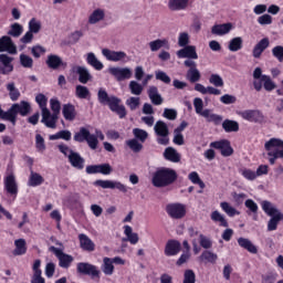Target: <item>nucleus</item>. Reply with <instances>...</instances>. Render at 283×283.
<instances>
[{"mask_svg":"<svg viewBox=\"0 0 283 283\" xmlns=\"http://www.w3.org/2000/svg\"><path fill=\"white\" fill-rule=\"evenodd\" d=\"M155 134L157 136H169V128L167 127V124L163 120H159L155 124Z\"/></svg>","mask_w":283,"mask_h":283,"instance_id":"37998d69","label":"nucleus"},{"mask_svg":"<svg viewBox=\"0 0 283 283\" xmlns=\"http://www.w3.org/2000/svg\"><path fill=\"white\" fill-rule=\"evenodd\" d=\"M46 65L51 70H59V67L65 66V63L63 62L61 56L51 54V55H48Z\"/></svg>","mask_w":283,"mask_h":283,"instance_id":"bb28decb","label":"nucleus"},{"mask_svg":"<svg viewBox=\"0 0 283 283\" xmlns=\"http://www.w3.org/2000/svg\"><path fill=\"white\" fill-rule=\"evenodd\" d=\"M108 72L112 76H115L117 81H127L133 76L132 69L129 67L113 66L108 69Z\"/></svg>","mask_w":283,"mask_h":283,"instance_id":"f8f14e48","label":"nucleus"},{"mask_svg":"<svg viewBox=\"0 0 283 283\" xmlns=\"http://www.w3.org/2000/svg\"><path fill=\"white\" fill-rule=\"evenodd\" d=\"M210 147L213 149H219L221 155L224 157H229L233 154V148L231 147V143L227 139H221L218 142L210 143Z\"/></svg>","mask_w":283,"mask_h":283,"instance_id":"4468645a","label":"nucleus"},{"mask_svg":"<svg viewBox=\"0 0 283 283\" xmlns=\"http://www.w3.org/2000/svg\"><path fill=\"white\" fill-rule=\"evenodd\" d=\"M3 182L7 193L11 196L12 200H17V196L19 195V185L17 184L14 166H12V164H9L7 167V175L4 176Z\"/></svg>","mask_w":283,"mask_h":283,"instance_id":"20e7f679","label":"nucleus"},{"mask_svg":"<svg viewBox=\"0 0 283 283\" xmlns=\"http://www.w3.org/2000/svg\"><path fill=\"white\" fill-rule=\"evenodd\" d=\"M148 96L154 105H163V96L158 93V87L150 86L148 88Z\"/></svg>","mask_w":283,"mask_h":283,"instance_id":"f704fd0d","label":"nucleus"},{"mask_svg":"<svg viewBox=\"0 0 283 283\" xmlns=\"http://www.w3.org/2000/svg\"><path fill=\"white\" fill-rule=\"evenodd\" d=\"M187 78L190 81V83H198V81H200V71H198L196 67H191L187 72Z\"/></svg>","mask_w":283,"mask_h":283,"instance_id":"864d4df0","label":"nucleus"},{"mask_svg":"<svg viewBox=\"0 0 283 283\" xmlns=\"http://www.w3.org/2000/svg\"><path fill=\"white\" fill-rule=\"evenodd\" d=\"M9 36H13L15 39H19L21 34H23V25L19 23H13L11 25V29L8 32Z\"/></svg>","mask_w":283,"mask_h":283,"instance_id":"8fccbe9b","label":"nucleus"},{"mask_svg":"<svg viewBox=\"0 0 283 283\" xmlns=\"http://www.w3.org/2000/svg\"><path fill=\"white\" fill-rule=\"evenodd\" d=\"M102 271L104 275H114V263L112 258L105 256L103 259Z\"/></svg>","mask_w":283,"mask_h":283,"instance_id":"58836bf2","label":"nucleus"},{"mask_svg":"<svg viewBox=\"0 0 283 283\" xmlns=\"http://www.w3.org/2000/svg\"><path fill=\"white\" fill-rule=\"evenodd\" d=\"M124 235H126L127 241L130 244H136L140 240V237H138V233L134 232V229H132L130 226H124Z\"/></svg>","mask_w":283,"mask_h":283,"instance_id":"72a5a7b5","label":"nucleus"},{"mask_svg":"<svg viewBox=\"0 0 283 283\" xmlns=\"http://www.w3.org/2000/svg\"><path fill=\"white\" fill-rule=\"evenodd\" d=\"M178 179V174L176 170L167 167L158 168L151 178V182L154 187H169V185H174Z\"/></svg>","mask_w":283,"mask_h":283,"instance_id":"f257e3e1","label":"nucleus"},{"mask_svg":"<svg viewBox=\"0 0 283 283\" xmlns=\"http://www.w3.org/2000/svg\"><path fill=\"white\" fill-rule=\"evenodd\" d=\"M86 143L91 149H96V147H98V138H96V135L94 134L88 133Z\"/></svg>","mask_w":283,"mask_h":283,"instance_id":"0e129e2a","label":"nucleus"},{"mask_svg":"<svg viewBox=\"0 0 283 283\" xmlns=\"http://www.w3.org/2000/svg\"><path fill=\"white\" fill-rule=\"evenodd\" d=\"M178 59H192L193 61L198 60V52L196 46L187 45L182 46L181 50L177 51Z\"/></svg>","mask_w":283,"mask_h":283,"instance_id":"6ab92c4d","label":"nucleus"},{"mask_svg":"<svg viewBox=\"0 0 283 283\" xmlns=\"http://www.w3.org/2000/svg\"><path fill=\"white\" fill-rule=\"evenodd\" d=\"M200 262H209L210 264H216L218 262V254L211 251H203L199 256Z\"/></svg>","mask_w":283,"mask_h":283,"instance_id":"a19ab883","label":"nucleus"},{"mask_svg":"<svg viewBox=\"0 0 283 283\" xmlns=\"http://www.w3.org/2000/svg\"><path fill=\"white\" fill-rule=\"evenodd\" d=\"M0 52H8V54H17V45L12 38L4 35L0 38Z\"/></svg>","mask_w":283,"mask_h":283,"instance_id":"f3484780","label":"nucleus"},{"mask_svg":"<svg viewBox=\"0 0 283 283\" xmlns=\"http://www.w3.org/2000/svg\"><path fill=\"white\" fill-rule=\"evenodd\" d=\"M78 240H80V247L84 251H94V249H96V245L94 244L92 239L87 237V234H80Z\"/></svg>","mask_w":283,"mask_h":283,"instance_id":"c85d7f7f","label":"nucleus"},{"mask_svg":"<svg viewBox=\"0 0 283 283\" xmlns=\"http://www.w3.org/2000/svg\"><path fill=\"white\" fill-rule=\"evenodd\" d=\"M32 112V106L25 102L21 101L20 103L13 104L6 113L4 118L9 120L12 125H17V116H28Z\"/></svg>","mask_w":283,"mask_h":283,"instance_id":"7ed1b4c3","label":"nucleus"},{"mask_svg":"<svg viewBox=\"0 0 283 283\" xmlns=\"http://www.w3.org/2000/svg\"><path fill=\"white\" fill-rule=\"evenodd\" d=\"M149 48L151 52H158L161 48H169V40L167 39H157L149 42Z\"/></svg>","mask_w":283,"mask_h":283,"instance_id":"e433bc0d","label":"nucleus"},{"mask_svg":"<svg viewBox=\"0 0 283 283\" xmlns=\"http://www.w3.org/2000/svg\"><path fill=\"white\" fill-rule=\"evenodd\" d=\"M166 213L172 220H182L187 216V206L180 202L168 203L166 206Z\"/></svg>","mask_w":283,"mask_h":283,"instance_id":"0eeeda50","label":"nucleus"},{"mask_svg":"<svg viewBox=\"0 0 283 283\" xmlns=\"http://www.w3.org/2000/svg\"><path fill=\"white\" fill-rule=\"evenodd\" d=\"M86 63L97 72H101V70L105 67L103 62H101V60H98V57H96V54H94L93 52L86 54Z\"/></svg>","mask_w":283,"mask_h":283,"instance_id":"a878e982","label":"nucleus"},{"mask_svg":"<svg viewBox=\"0 0 283 283\" xmlns=\"http://www.w3.org/2000/svg\"><path fill=\"white\" fill-rule=\"evenodd\" d=\"M210 218L212 220V222H216L217 224H219V227H229V222L227 221V218L224 217V214H222L220 211L214 210L211 212Z\"/></svg>","mask_w":283,"mask_h":283,"instance_id":"473e14b6","label":"nucleus"},{"mask_svg":"<svg viewBox=\"0 0 283 283\" xmlns=\"http://www.w3.org/2000/svg\"><path fill=\"white\" fill-rule=\"evenodd\" d=\"M77 273H82V275H90L93 279L101 277V270L96 265L85 262L77 263Z\"/></svg>","mask_w":283,"mask_h":283,"instance_id":"9b49d317","label":"nucleus"},{"mask_svg":"<svg viewBox=\"0 0 283 283\" xmlns=\"http://www.w3.org/2000/svg\"><path fill=\"white\" fill-rule=\"evenodd\" d=\"M50 251H52L55 258H57L59 266H61V269H70V266H72V262H74V256L65 254L63 250L54 247H51Z\"/></svg>","mask_w":283,"mask_h":283,"instance_id":"9d476101","label":"nucleus"},{"mask_svg":"<svg viewBox=\"0 0 283 283\" xmlns=\"http://www.w3.org/2000/svg\"><path fill=\"white\" fill-rule=\"evenodd\" d=\"M241 176H243V178H245V180H256L258 179V175L254 170H251L250 168H242L240 170Z\"/></svg>","mask_w":283,"mask_h":283,"instance_id":"5fc2aeb1","label":"nucleus"},{"mask_svg":"<svg viewBox=\"0 0 283 283\" xmlns=\"http://www.w3.org/2000/svg\"><path fill=\"white\" fill-rule=\"evenodd\" d=\"M222 128H223L224 132H227V133L239 132V129H240V124H238V122H235V120L226 119V120L222 123Z\"/></svg>","mask_w":283,"mask_h":283,"instance_id":"c03bdc74","label":"nucleus"},{"mask_svg":"<svg viewBox=\"0 0 283 283\" xmlns=\"http://www.w3.org/2000/svg\"><path fill=\"white\" fill-rule=\"evenodd\" d=\"M15 249L13 251L14 255H25L28 248L25 247L24 239H18L14 241Z\"/></svg>","mask_w":283,"mask_h":283,"instance_id":"79ce46f5","label":"nucleus"},{"mask_svg":"<svg viewBox=\"0 0 283 283\" xmlns=\"http://www.w3.org/2000/svg\"><path fill=\"white\" fill-rule=\"evenodd\" d=\"M252 78V85L255 92H262V87L265 90V92H273V90L277 87V85L269 75L262 73V67L260 66L253 70Z\"/></svg>","mask_w":283,"mask_h":283,"instance_id":"f03ea898","label":"nucleus"},{"mask_svg":"<svg viewBox=\"0 0 283 283\" xmlns=\"http://www.w3.org/2000/svg\"><path fill=\"white\" fill-rule=\"evenodd\" d=\"M39 185H43V176L32 171L29 178V187H39Z\"/></svg>","mask_w":283,"mask_h":283,"instance_id":"de8ad7c7","label":"nucleus"},{"mask_svg":"<svg viewBox=\"0 0 283 283\" xmlns=\"http://www.w3.org/2000/svg\"><path fill=\"white\" fill-rule=\"evenodd\" d=\"M61 154L66 156L69 163L74 169H84L85 168V159L81 156V154L72 150L67 145H59L57 146Z\"/></svg>","mask_w":283,"mask_h":283,"instance_id":"39448f33","label":"nucleus"},{"mask_svg":"<svg viewBox=\"0 0 283 283\" xmlns=\"http://www.w3.org/2000/svg\"><path fill=\"white\" fill-rule=\"evenodd\" d=\"M35 147L38 149V151H40L41 154H43V151H45V139H43V136L41 135H35Z\"/></svg>","mask_w":283,"mask_h":283,"instance_id":"e2e57ef3","label":"nucleus"},{"mask_svg":"<svg viewBox=\"0 0 283 283\" xmlns=\"http://www.w3.org/2000/svg\"><path fill=\"white\" fill-rule=\"evenodd\" d=\"M220 207L224 213L229 216V218H234V216H240V211L231 206L229 202L223 201L220 203Z\"/></svg>","mask_w":283,"mask_h":283,"instance_id":"ea45409f","label":"nucleus"},{"mask_svg":"<svg viewBox=\"0 0 283 283\" xmlns=\"http://www.w3.org/2000/svg\"><path fill=\"white\" fill-rule=\"evenodd\" d=\"M106 105H108L109 109H112V112H115V114H117L119 118H125V116H127V111L123 105H120V98L116 96H111Z\"/></svg>","mask_w":283,"mask_h":283,"instance_id":"ddd939ff","label":"nucleus"},{"mask_svg":"<svg viewBox=\"0 0 283 283\" xmlns=\"http://www.w3.org/2000/svg\"><path fill=\"white\" fill-rule=\"evenodd\" d=\"M29 31L33 34H39L41 32V20L31 19L29 21Z\"/></svg>","mask_w":283,"mask_h":283,"instance_id":"3c124183","label":"nucleus"},{"mask_svg":"<svg viewBox=\"0 0 283 283\" xmlns=\"http://www.w3.org/2000/svg\"><path fill=\"white\" fill-rule=\"evenodd\" d=\"M184 283H196V273L192 270L185 271Z\"/></svg>","mask_w":283,"mask_h":283,"instance_id":"774afa93","label":"nucleus"},{"mask_svg":"<svg viewBox=\"0 0 283 283\" xmlns=\"http://www.w3.org/2000/svg\"><path fill=\"white\" fill-rule=\"evenodd\" d=\"M273 57L276 59L280 63L283 62V46L277 45L272 49Z\"/></svg>","mask_w":283,"mask_h":283,"instance_id":"69168bd1","label":"nucleus"},{"mask_svg":"<svg viewBox=\"0 0 283 283\" xmlns=\"http://www.w3.org/2000/svg\"><path fill=\"white\" fill-rule=\"evenodd\" d=\"M180 253V242L177 240H170L166 243L165 255L174 256Z\"/></svg>","mask_w":283,"mask_h":283,"instance_id":"b1692460","label":"nucleus"},{"mask_svg":"<svg viewBox=\"0 0 283 283\" xmlns=\"http://www.w3.org/2000/svg\"><path fill=\"white\" fill-rule=\"evenodd\" d=\"M75 96L77 98H90V88L83 85H77L75 87Z\"/></svg>","mask_w":283,"mask_h":283,"instance_id":"603ef678","label":"nucleus"},{"mask_svg":"<svg viewBox=\"0 0 283 283\" xmlns=\"http://www.w3.org/2000/svg\"><path fill=\"white\" fill-rule=\"evenodd\" d=\"M59 120L57 114H52L50 109H45L42 112V119L41 123L45 125V127H49L50 129H56V122Z\"/></svg>","mask_w":283,"mask_h":283,"instance_id":"dca6fc26","label":"nucleus"},{"mask_svg":"<svg viewBox=\"0 0 283 283\" xmlns=\"http://www.w3.org/2000/svg\"><path fill=\"white\" fill-rule=\"evenodd\" d=\"M270 45V41L269 38H263L260 42H258L253 50H252V56L254 59H260V56H262V53L264 52V50H266V48H269Z\"/></svg>","mask_w":283,"mask_h":283,"instance_id":"5701e85b","label":"nucleus"},{"mask_svg":"<svg viewBox=\"0 0 283 283\" xmlns=\"http://www.w3.org/2000/svg\"><path fill=\"white\" fill-rule=\"evenodd\" d=\"M239 116H241L243 120H249V123H260V120L263 118L260 111L253 109L239 112Z\"/></svg>","mask_w":283,"mask_h":283,"instance_id":"a211bd4d","label":"nucleus"},{"mask_svg":"<svg viewBox=\"0 0 283 283\" xmlns=\"http://www.w3.org/2000/svg\"><path fill=\"white\" fill-rule=\"evenodd\" d=\"M62 114L65 120H74L76 118V107L72 104H64Z\"/></svg>","mask_w":283,"mask_h":283,"instance_id":"c756f323","label":"nucleus"},{"mask_svg":"<svg viewBox=\"0 0 283 283\" xmlns=\"http://www.w3.org/2000/svg\"><path fill=\"white\" fill-rule=\"evenodd\" d=\"M20 63L22 67H32L34 61L32 60V57H30V55L21 54Z\"/></svg>","mask_w":283,"mask_h":283,"instance_id":"338daca9","label":"nucleus"},{"mask_svg":"<svg viewBox=\"0 0 283 283\" xmlns=\"http://www.w3.org/2000/svg\"><path fill=\"white\" fill-rule=\"evenodd\" d=\"M189 8V0H168V9L171 12H180Z\"/></svg>","mask_w":283,"mask_h":283,"instance_id":"412c9836","label":"nucleus"},{"mask_svg":"<svg viewBox=\"0 0 283 283\" xmlns=\"http://www.w3.org/2000/svg\"><path fill=\"white\" fill-rule=\"evenodd\" d=\"M238 244L242 249H245V251H249V253H252V254L258 253V247H255V244H253V242H251V240L247 238H239Z\"/></svg>","mask_w":283,"mask_h":283,"instance_id":"7c9ffc66","label":"nucleus"},{"mask_svg":"<svg viewBox=\"0 0 283 283\" xmlns=\"http://www.w3.org/2000/svg\"><path fill=\"white\" fill-rule=\"evenodd\" d=\"M105 9L103 8H95L87 18L88 25H98V23H103L105 21Z\"/></svg>","mask_w":283,"mask_h":283,"instance_id":"2eb2a0df","label":"nucleus"},{"mask_svg":"<svg viewBox=\"0 0 283 283\" xmlns=\"http://www.w3.org/2000/svg\"><path fill=\"white\" fill-rule=\"evenodd\" d=\"M188 180H190L192 185H198L200 189H205L206 187L205 181H202L198 171H191L190 174H188Z\"/></svg>","mask_w":283,"mask_h":283,"instance_id":"a18cd8bd","label":"nucleus"},{"mask_svg":"<svg viewBox=\"0 0 283 283\" xmlns=\"http://www.w3.org/2000/svg\"><path fill=\"white\" fill-rule=\"evenodd\" d=\"M202 117L206 118L207 123H213V125H222L223 117L218 114H213L210 109H205Z\"/></svg>","mask_w":283,"mask_h":283,"instance_id":"cd10ccee","label":"nucleus"},{"mask_svg":"<svg viewBox=\"0 0 283 283\" xmlns=\"http://www.w3.org/2000/svg\"><path fill=\"white\" fill-rule=\"evenodd\" d=\"M261 209L270 218H273L280 213V209H277L275 205H273L271 201H268V200L261 201Z\"/></svg>","mask_w":283,"mask_h":283,"instance_id":"393cba45","label":"nucleus"},{"mask_svg":"<svg viewBox=\"0 0 283 283\" xmlns=\"http://www.w3.org/2000/svg\"><path fill=\"white\" fill-rule=\"evenodd\" d=\"M268 156H275V158H283V140L280 138H271L264 144Z\"/></svg>","mask_w":283,"mask_h":283,"instance_id":"423d86ee","label":"nucleus"},{"mask_svg":"<svg viewBox=\"0 0 283 283\" xmlns=\"http://www.w3.org/2000/svg\"><path fill=\"white\" fill-rule=\"evenodd\" d=\"M133 134L137 140H140V143H145L149 136L146 130L140 129V128H135L133 129Z\"/></svg>","mask_w":283,"mask_h":283,"instance_id":"4d7b16f0","label":"nucleus"},{"mask_svg":"<svg viewBox=\"0 0 283 283\" xmlns=\"http://www.w3.org/2000/svg\"><path fill=\"white\" fill-rule=\"evenodd\" d=\"M164 157L170 163H180V154L174 147H168L164 151Z\"/></svg>","mask_w":283,"mask_h":283,"instance_id":"2f4dec72","label":"nucleus"},{"mask_svg":"<svg viewBox=\"0 0 283 283\" xmlns=\"http://www.w3.org/2000/svg\"><path fill=\"white\" fill-rule=\"evenodd\" d=\"M7 90L9 92L11 101H19V98L21 97V92L18 91L17 86H14V83H9L7 85Z\"/></svg>","mask_w":283,"mask_h":283,"instance_id":"09e8293b","label":"nucleus"},{"mask_svg":"<svg viewBox=\"0 0 283 283\" xmlns=\"http://www.w3.org/2000/svg\"><path fill=\"white\" fill-rule=\"evenodd\" d=\"M128 87L130 90V93L134 96H140L143 94V90H145V87L143 86V84L136 82V81H130L128 84Z\"/></svg>","mask_w":283,"mask_h":283,"instance_id":"49530a36","label":"nucleus"},{"mask_svg":"<svg viewBox=\"0 0 283 283\" xmlns=\"http://www.w3.org/2000/svg\"><path fill=\"white\" fill-rule=\"evenodd\" d=\"M209 83H211V85H214V87H222L224 85V81L219 74L210 75Z\"/></svg>","mask_w":283,"mask_h":283,"instance_id":"bf43d9fd","label":"nucleus"},{"mask_svg":"<svg viewBox=\"0 0 283 283\" xmlns=\"http://www.w3.org/2000/svg\"><path fill=\"white\" fill-rule=\"evenodd\" d=\"M94 187H101V189H117V191H122V193H127V191H129V188L125 186V184L116 180H109V179L95 180Z\"/></svg>","mask_w":283,"mask_h":283,"instance_id":"1a4fd4ad","label":"nucleus"},{"mask_svg":"<svg viewBox=\"0 0 283 283\" xmlns=\"http://www.w3.org/2000/svg\"><path fill=\"white\" fill-rule=\"evenodd\" d=\"M233 30V23L228 22L223 24H216L212 27L211 32L217 36H224V34H229Z\"/></svg>","mask_w":283,"mask_h":283,"instance_id":"4be33fe9","label":"nucleus"},{"mask_svg":"<svg viewBox=\"0 0 283 283\" xmlns=\"http://www.w3.org/2000/svg\"><path fill=\"white\" fill-rule=\"evenodd\" d=\"M193 107H195L196 114H199V116H202V114H205V111H203L205 102H202V98L196 97L193 99Z\"/></svg>","mask_w":283,"mask_h":283,"instance_id":"13d9d810","label":"nucleus"},{"mask_svg":"<svg viewBox=\"0 0 283 283\" xmlns=\"http://www.w3.org/2000/svg\"><path fill=\"white\" fill-rule=\"evenodd\" d=\"M14 61V57L9 56L8 54H0V63L2 65L1 72L2 74H10L12 70H14V66L12 65V62Z\"/></svg>","mask_w":283,"mask_h":283,"instance_id":"aec40b11","label":"nucleus"},{"mask_svg":"<svg viewBox=\"0 0 283 283\" xmlns=\"http://www.w3.org/2000/svg\"><path fill=\"white\" fill-rule=\"evenodd\" d=\"M126 105L132 111L138 109V107L140 106V97H129L128 99H126Z\"/></svg>","mask_w":283,"mask_h":283,"instance_id":"680f3d73","label":"nucleus"},{"mask_svg":"<svg viewBox=\"0 0 283 283\" xmlns=\"http://www.w3.org/2000/svg\"><path fill=\"white\" fill-rule=\"evenodd\" d=\"M76 72L78 74L80 83H83L85 85L88 81H92V74L90 73V70H87V67L78 66L76 69Z\"/></svg>","mask_w":283,"mask_h":283,"instance_id":"c9c22d12","label":"nucleus"},{"mask_svg":"<svg viewBox=\"0 0 283 283\" xmlns=\"http://www.w3.org/2000/svg\"><path fill=\"white\" fill-rule=\"evenodd\" d=\"M243 43H244V41L242 40V38H240V36L233 38L229 41L228 50L230 52H240Z\"/></svg>","mask_w":283,"mask_h":283,"instance_id":"4c0bfd02","label":"nucleus"},{"mask_svg":"<svg viewBox=\"0 0 283 283\" xmlns=\"http://www.w3.org/2000/svg\"><path fill=\"white\" fill-rule=\"evenodd\" d=\"M102 55L106 59V61H111L113 63H128L129 61V56L124 51L103 49Z\"/></svg>","mask_w":283,"mask_h":283,"instance_id":"6e6552de","label":"nucleus"},{"mask_svg":"<svg viewBox=\"0 0 283 283\" xmlns=\"http://www.w3.org/2000/svg\"><path fill=\"white\" fill-rule=\"evenodd\" d=\"M88 136L90 130H87L86 128H81L80 132L74 135V140H76V143H83L87 140Z\"/></svg>","mask_w":283,"mask_h":283,"instance_id":"6e6d98bb","label":"nucleus"},{"mask_svg":"<svg viewBox=\"0 0 283 283\" xmlns=\"http://www.w3.org/2000/svg\"><path fill=\"white\" fill-rule=\"evenodd\" d=\"M178 45L179 48H187L189 45V33L187 32L179 33Z\"/></svg>","mask_w":283,"mask_h":283,"instance_id":"052dcab7","label":"nucleus"}]
</instances>
